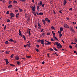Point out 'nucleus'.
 Wrapping results in <instances>:
<instances>
[{
    "label": "nucleus",
    "instance_id": "obj_1",
    "mask_svg": "<svg viewBox=\"0 0 77 77\" xmlns=\"http://www.w3.org/2000/svg\"><path fill=\"white\" fill-rule=\"evenodd\" d=\"M69 29L73 33H74L75 32V31L74 30V29L73 28V27L71 26H70V27Z\"/></svg>",
    "mask_w": 77,
    "mask_h": 77
},
{
    "label": "nucleus",
    "instance_id": "obj_2",
    "mask_svg": "<svg viewBox=\"0 0 77 77\" xmlns=\"http://www.w3.org/2000/svg\"><path fill=\"white\" fill-rule=\"evenodd\" d=\"M57 48H62V46L61 45H60V43H59L57 45Z\"/></svg>",
    "mask_w": 77,
    "mask_h": 77
},
{
    "label": "nucleus",
    "instance_id": "obj_3",
    "mask_svg": "<svg viewBox=\"0 0 77 77\" xmlns=\"http://www.w3.org/2000/svg\"><path fill=\"white\" fill-rule=\"evenodd\" d=\"M31 8H32L33 12H35V9H36V6H35V5H34V7L32 6Z\"/></svg>",
    "mask_w": 77,
    "mask_h": 77
},
{
    "label": "nucleus",
    "instance_id": "obj_4",
    "mask_svg": "<svg viewBox=\"0 0 77 77\" xmlns=\"http://www.w3.org/2000/svg\"><path fill=\"white\" fill-rule=\"evenodd\" d=\"M9 41L11 42H14V43H17V41H15V40L12 39V38H11L9 40Z\"/></svg>",
    "mask_w": 77,
    "mask_h": 77
},
{
    "label": "nucleus",
    "instance_id": "obj_5",
    "mask_svg": "<svg viewBox=\"0 0 77 77\" xmlns=\"http://www.w3.org/2000/svg\"><path fill=\"white\" fill-rule=\"evenodd\" d=\"M63 26L65 28H67V29H68L69 28V26L67 24L65 23L64 24Z\"/></svg>",
    "mask_w": 77,
    "mask_h": 77
},
{
    "label": "nucleus",
    "instance_id": "obj_6",
    "mask_svg": "<svg viewBox=\"0 0 77 77\" xmlns=\"http://www.w3.org/2000/svg\"><path fill=\"white\" fill-rule=\"evenodd\" d=\"M10 15L11 17H15V14L13 13H10Z\"/></svg>",
    "mask_w": 77,
    "mask_h": 77
},
{
    "label": "nucleus",
    "instance_id": "obj_7",
    "mask_svg": "<svg viewBox=\"0 0 77 77\" xmlns=\"http://www.w3.org/2000/svg\"><path fill=\"white\" fill-rule=\"evenodd\" d=\"M37 24L38 25V28L39 29H40V28H41V27L42 26H41V25L39 23V22H38Z\"/></svg>",
    "mask_w": 77,
    "mask_h": 77
},
{
    "label": "nucleus",
    "instance_id": "obj_8",
    "mask_svg": "<svg viewBox=\"0 0 77 77\" xmlns=\"http://www.w3.org/2000/svg\"><path fill=\"white\" fill-rule=\"evenodd\" d=\"M4 60H5L6 64H8L9 63V61H8V59L5 58L4 59Z\"/></svg>",
    "mask_w": 77,
    "mask_h": 77
},
{
    "label": "nucleus",
    "instance_id": "obj_9",
    "mask_svg": "<svg viewBox=\"0 0 77 77\" xmlns=\"http://www.w3.org/2000/svg\"><path fill=\"white\" fill-rule=\"evenodd\" d=\"M44 42H45V41L44 39H42L41 41V44H44Z\"/></svg>",
    "mask_w": 77,
    "mask_h": 77
},
{
    "label": "nucleus",
    "instance_id": "obj_10",
    "mask_svg": "<svg viewBox=\"0 0 77 77\" xmlns=\"http://www.w3.org/2000/svg\"><path fill=\"white\" fill-rule=\"evenodd\" d=\"M15 60H18L19 59H20V57H19L18 56H16L15 57Z\"/></svg>",
    "mask_w": 77,
    "mask_h": 77
},
{
    "label": "nucleus",
    "instance_id": "obj_11",
    "mask_svg": "<svg viewBox=\"0 0 77 77\" xmlns=\"http://www.w3.org/2000/svg\"><path fill=\"white\" fill-rule=\"evenodd\" d=\"M42 22H43V24L44 25H45V20H42Z\"/></svg>",
    "mask_w": 77,
    "mask_h": 77
},
{
    "label": "nucleus",
    "instance_id": "obj_12",
    "mask_svg": "<svg viewBox=\"0 0 77 77\" xmlns=\"http://www.w3.org/2000/svg\"><path fill=\"white\" fill-rule=\"evenodd\" d=\"M12 7V5H10L8 6V8H11Z\"/></svg>",
    "mask_w": 77,
    "mask_h": 77
},
{
    "label": "nucleus",
    "instance_id": "obj_13",
    "mask_svg": "<svg viewBox=\"0 0 77 77\" xmlns=\"http://www.w3.org/2000/svg\"><path fill=\"white\" fill-rule=\"evenodd\" d=\"M47 45H50V44H51V42H49L48 41L47 42Z\"/></svg>",
    "mask_w": 77,
    "mask_h": 77
},
{
    "label": "nucleus",
    "instance_id": "obj_14",
    "mask_svg": "<svg viewBox=\"0 0 77 77\" xmlns=\"http://www.w3.org/2000/svg\"><path fill=\"white\" fill-rule=\"evenodd\" d=\"M39 14L40 15H44V13H43L42 12H40L39 13Z\"/></svg>",
    "mask_w": 77,
    "mask_h": 77
},
{
    "label": "nucleus",
    "instance_id": "obj_15",
    "mask_svg": "<svg viewBox=\"0 0 77 77\" xmlns=\"http://www.w3.org/2000/svg\"><path fill=\"white\" fill-rule=\"evenodd\" d=\"M66 3H67V2H66V0L64 2L63 4V5L65 6V5H66Z\"/></svg>",
    "mask_w": 77,
    "mask_h": 77
},
{
    "label": "nucleus",
    "instance_id": "obj_16",
    "mask_svg": "<svg viewBox=\"0 0 77 77\" xmlns=\"http://www.w3.org/2000/svg\"><path fill=\"white\" fill-rule=\"evenodd\" d=\"M30 20V18L29 17L28 19H27V21L28 23H29V20Z\"/></svg>",
    "mask_w": 77,
    "mask_h": 77
},
{
    "label": "nucleus",
    "instance_id": "obj_17",
    "mask_svg": "<svg viewBox=\"0 0 77 77\" xmlns=\"http://www.w3.org/2000/svg\"><path fill=\"white\" fill-rule=\"evenodd\" d=\"M32 13L33 14V15L36 16V12H35V11H33V12H32Z\"/></svg>",
    "mask_w": 77,
    "mask_h": 77
},
{
    "label": "nucleus",
    "instance_id": "obj_18",
    "mask_svg": "<svg viewBox=\"0 0 77 77\" xmlns=\"http://www.w3.org/2000/svg\"><path fill=\"white\" fill-rule=\"evenodd\" d=\"M13 3L14 4L15 3H17V1H15V0H14Z\"/></svg>",
    "mask_w": 77,
    "mask_h": 77
},
{
    "label": "nucleus",
    "instance_id": "obj_19",
    "mask_svg": "<svg viewBox=\"0 0 77 77\" xmlns=\"http://www.w3.org/2000/svg\"><path fill=\"white\" fill-rule=\"evenodd\" d=\"M45 20L46 21H48V18H45Z\"/></svg>",
    "mask_w": 77,
    "mask_h": 77
},
{
    "label": "nucleus",
    "instance_id": "obj_20",
    "mask_svg": "<svg viewBox=\"0 0 77 77\" xmlns=\"http://www.w3.org/2000/svg\"><path fill=\"white\" fill-rule=\"evenodd\" d=\"M37 9L38 11H39V7L38 6H37Z\"/></svg>",
    "mask_w": 77,
    "mask_h": 77
},
{
    "label": "nucleus",
    "instance_id": "obj_21",
    "mask_svg": "<svg viewBox=\"0 0 77 77\" xmlns=\"http://www.w3.org/2000/svg\"><path fill=\"white\" fill-rule=\"evenodd\" d=\"M9 53H10V51H6L5 52V53L6 54H9Z\"/></svg>",
    "mask_w": 77,
    "mask_h": 77
},
{
    "label": "nucleus",
    "instance_id": "obj_22",
    "mask_svg": "<svg viewBox=\"0 0 77 77\" xmlns=\"http://www.w3.org/2000/svg\"><path fill=\"white\" fill-rule=\"evenodd\" d=\"M63 28H60V32H62V31H63Z\"/></svg>",
    "mask_w": 77,
    "mask_h": 77
},
{
    "label": "nucleus",
    "instance_id": "obj_23",
    "mask_svg": "<svg viewBox=\"0 0 77 77\" xmlns=\"http://www.w3.org/2000/svg\"><path fill=\"white\" fill-rule=\"evenodd\" d=\"M53 49L55 50V51H57V49L55 47H53Z\"/></svg>",
    "mask_w": 77,
    "mask_h": 77
},
{
    "label": "nucleus",
    "instance_id": "obj_24",
    "mask_svg": "<svg viewBox=\"0 0 77 77\" xmlns=\"http://www.w3.org/2000/svg\"><path fill=\"white\" fill-rule=\"evenodd\" d=\"M19 10L20 12H23V9L21 8H19Z\"/></svg>",
    "mask_w": 77,
    "mask_h": 77
},
{
    "label": "nucleus",
    "instance_id": "obj_25",
    "mask_svg": "<svg viewBox=\"0 0 77 77\" xmlns=\"http://www.w3.org/2000/svg\"><path fill=\"white\" fill-rule=\"evenodd\" d=\"M13 56H14V54H12L11 56V59H12L13 58Z\"/></svg>",
    "mask_w": 77,
    "mask_h": 77
},
{
    "label": "nucleus",
    "instance_id": "obj_26",
    "mask_svg": "<svg viewBox=\"0 0 77 77\" xmlns=\"http://www.w3.org/2000/svg\"><path fill=\"white\" fill-rule=\"evenodd\" d=\"M41 41L42 40L38 39L37 40V42H41Z\"/></svg>",
    "mask_w": 77,
    "mask_h": 77
},
{
    "label": "nucleus",
    "instance_id": "obj_27",
    "mask_svg": "<svg viewBox=\"0 0 77 77\" xmlns=\"http://www.w3.org/2000/svg\"><path fill=\"white\" fill-rule=\"evenodd\" d=\"M51 28L52 29H53V30H54L55 29L54 27V26H52L51 27Z\"/></svg>",
    "mask_w": 77,
    "mask_h": 77
},
{
    "label": "nucleus",
    "instance_id": "obj_28",
    "mask_svg": "<svg viewBox=\"0 0 77 77\" xmlns=\"http://www.w3.org/2000/svg\"><path fill=\"white\" fill-rule=\"evenodd\" d=\"M17 65H20V63L19 61H17Z\"/></svg>",
    "mask_w": 77,
    "mask_h": 77
},
{
    "label": "nucleus",
    "instance_id": "obj_29",
    "mask_svg": "<svg viewBox=\"0 0 77 77\" xmlns=\"http://www.w3.org/2000/svg\"><path fill=\"white\" fill-rule=\"evenodd\" d=\"M40 4L41 5H42V1H40Z\"/></svg>",
    "mask_w": 77,
    "mask_h": 77
},
{
    "label": "nucleus",
    "instance_id": "obj_30",
    "mask_svg": "<svg viewBox=\"0 0 77 77\" xmlns=\"http://www.w3.org/2000/svg\"><path fill=\"white\" fill-rule=\"evenodd\" d=\"M15 12H16V13L18 12V10H15Z\"/></svg>",
    "mask_w": 77,
    "mask_h": 77
},
{
    "label": "nucleus",
    "instance_id": "obj_31",
    "mask_svg": "<svg viewBox=\"0 0 77 77\" xmlns=\"http://www.w3.org/2000/svg\"><path fill=\"white\" fill-rule=\"evenodd\" d=\"M49 50H50V51H54V50H53V49L52 48H50Z\"/></svg>",
    "mask_w": 77,
    "mask_h": 77
},
{
    "label": "nucleus",
    "instance_id": "obj_32",
    "mask_svg": "<svg viewBox=\"0 0 77 77\" xmlns=\"http://www.w3.org/2000/svg\"><path fill=\"white\" fill-rule=\"evenodd\" d=\"M5 44H9V42L8 41H6L5 42Z\"/></svg>",
    "mask_w": 77,
    "mask_h": 77
},
{
    "label": "nucleus",
    "instance_id": "obj_33",
    "mask_svg": "<svg viewBox=\"0 0 77 77\" xmlns=\"http://www.w3.org/2000/svg\"><path fill=\"white\" fill-rule=\"evenodd\" d=\"M41 36H45V33H43L42 34Z\"/></svg>",
    "mask_w": 77,
    "mask_h": 77
},
{
    "label": "nucleus",
    "instance_id": "obj_34",
    "mask_svg": "<svg viewBox=\"0 0 77 77\" xmlns=\"http://www.w3.org/2000/svg\"><path fill=\"white\" fill-rule=\"evenodd\" d=\"M7 22H10V20H9V19H7Z\"/></svg>",
    "mask_w": 77,
    "mask_h": 77
},
{
    "label": "nucleus",
    "instance_id": "obj_35",
    "mask_svg": "<svg viewBox=\"0 0 77 77\" xmlns=\"http://www.w3.org/2000/svg\"><path fill=\"white\" fill-rule=\"evenodd\" d=\"M6 14H9V11H7L6 12Z\"/></svg>",
    "mask_w": 77,
    "mask_h": 77
},
{
    "label": "nucleus",
    "instance_id": "obj_36",
    "mask_svg": "<svg viewBox=\"0 0 77 77\" xmlns=\"http://www.w3.org/2000/svg\"><path fill=\"white\" fill-rule=\"evenodd\" d=\"M35 50L37 51V52H39V50L38 49H35Z\"/></svg>",
    "mask_w": 77,
    "mask_h": 77
},
{
    "label": "nucleus",
    "instance_id": "obj_37",
    "mask_svg": "<svg viewBox=\"0 0 77 77\" xmlns=\"http://www.w3.org/2000/svg\"><path fill=\"white\" fill-rule=\"evenodd\" d=\"M23 39H26V37L25 36H24V35H23Z\"/></svg>",
    "mask_w": 77,
    "mask_h": 77
},
{
    "label": "nucleus",
    "instance_id": "obj_38",
    "mask_svg": "<svg viewBox=\"0 0 77 77\" xmlns=\"http://www.w3.org/2000/svg\"><path fill=\"white\" fill-rule=\"evenodd\" d=\"M69 48H70L71 49V48H72V46L70 45L69 46Z\"/></svg>",
    "mask_w": 77,
    "mask_h": 77
},
{
    "label": "nucleus",
    "instance_id": "obj_39",
    "mask_svg": "<svg viewBox=\"0 0 77 77\" xmlns=\"http://www.w3.org/2000/svg\"><path fill=\"white\" fill-rule=\"evenodd\" d=\"M47 35H48V36H49V35H50V33L48 32V33H47Z\"/></svg>",
    "mask_w": 77,
    "mask_h": 77
},
{
    "label": "nucleus",
    "instance_id": "obj_40",
    "mask_svg": "<svg viewBox=\"0 0 77 77\" xmlns=\"http://www.w3.org/2000/svg\"><path fill=\"white\" fill-rule=\"evenodd\" d=\"M55 45H57L58 44V42H55Z\"/></svg>",
    "mask_w": 77,
    "mask_h": 77
},
{
    "label": "nucleus",
    "instance_id": "obj_41",
    "mask_svg": "<svg viewBox=\"0 0 77 77\" xmlns=\"http://www.w3.org/2000/svg\"><path fill=\"white\" fill-rule=\"evenodd\" d=\"M61 41H62V42H63V44H65V42H64V41H63V39H62Z\"/></svg>",
    "mask_w": 77,
    "mask_h": 77
},
{
    "label": "nucleus",
    "instance_id": "obj_42",
    "mask_svg": "<svg viewBox=\"0 0 77 77\" xmlns=\"http://www.w3.org/2000/svg\"><path fill=\"white\" fill-rule=\"evenodd\" d=\"M69 11H72V8H70Z\"/></svg>",
    "mask_w": 77,
    "mask_h": 77
},
{
    "label": "nucleus",
    "instance_id": "obj_43",
    "mask_svg": "<svg viewBox=\"0 0 77 77\" xmlns=\"http://www.w3.org/2000/svg\"><path fill=\"white\" fill-rule=\"evenodd\" d=\"M26 57H27V58H30L31 57L30 56H26Z\"/></svg>",
    "mask_w": 77,
    "mask_h": 77
},
{
    "label": "nucleus",
    "instance_id": "obj_44",
    "mask_svg": "<svg viewBox=\"0 0 77 77\" xmlns=\"http://www.w3.org/2000/svg\"><path fill=\"white\" fill-rule=\"evenodd\" d=\"M44 5H45V4H42V7H44Z\"/></svg>",
    "mask_w": 77,
    "mask_h": 77
},
{
    "label": "nucleus",
    "instance_id": "obj_45",
    "mask_svg": "<svg viewBox=\"0 0 77 77\" xmlns=\"http://www.w3.org/2000/svg\"><path fill=\"white\" fill-rule=\"evenodd\" d=\"M10 65L11 66H15L12 64H10Z\"/></svg>",
    "mask_w": 77,
    "mask_h": 77
},
{
    "label": "nucleus",
    "instance_id": "obj_46",
    "mask_svg": "<svg viewBox=\"0 0 77 77\" xmlns=\"http://www.w3.org/2000/svg\"><path fill=\"white\" fill-rule=\"evenodd\" d=\"M29 36H30V35H31V34H30V31H29Z\"/></svg>",
    "mask_w": 77,
    "mask_h": 77
},
{
    "label": "nucleus",
    "instance_id": "obj_47",
    "mask_svg": "<svg viewBox=\"0 0 77 77\" xmlns=\"http://www.w3.org/2000/svg\"><path fill=\"white\" fill-rule=\"evenodd\" d=\"M43 30H44V29H42L41 30L40 32H43Z\"/></svg>",
    "mask_w": 77,
    "mask_h": 77
},
{
    "label": "nucleus",
    "instance_id": "obj_48",
    "mask_svg": "<svg viewBox=\"0 0 77 77\" xmlns=\"http://www.w3.org/2000/svg\"><path fill=\"white\" fill-rule=\"evenodd\" d=\"M45 63V62L44 61H43L42 63V64H44Z\"/></svg>",
    "mask_w": 77,
    "mask_h": 77
},
{
    "label": "nucleus",
    "instance_id": "obj_49",
    "mask_svg": "<svg viewBox=\"0 0 77 77\" xmlns=\"http://www.w3.org/2000/svg\"><path fill=\"white\" fill-rule=\"evenodd\" d=\"M36 14L37 15H39V13H38V12H36Z\"/></svg>",
    "mask_w": 77,
    "mask_h": 77
},
{
    "label": "nucleus",
    "instance_id": "obj_50",
    "mask_svg": "<svg viewBox=\"0 0 77 77\" xmlns=\"http://www.w3.org/2000/svg\"><path fill=\"white\" fill-rule=\"evenodd\" d=\"M25 18H27V14H25Z\"/></svg>",
    "mask_w": 77,
    "mask_h": 77
},
{
    "label": "nucleus",
    "instance_id": "obj_51",
    "mask_svg": "<svg viewBox=\"0 0 77 77\" xmlns=\"http://www.w3.org/2000/svg\"><path fill=\"white\" fill-rule=\"evenodd\" d=\"M59 36H60V37H61V36H62V34H60Z\"/></svg>",
    "mask_w": 77,
    "mask_h": 77
},
{
    "label": "nucleus",
    "instance_id": "obj_52",
    "mask_svg": "<svg viewBox=\"0 0 77 77\" xmlns=\"http://www.w3.org/2000/svg\"><path fill=\"white\" fill-rule=\"evenodd\" d=\"M53 12H54V14H56V12H55V11H54V10H53Z\"/></svg>",
    "mask_w": 77,
    "mask_h": 77
},
{
    "label": "nucleus",
    "instance_id": "obj_53",
    "mask_svg": "<svg viewBox=\"0 0 77 77\" xmlns=\"http://www.w3.org/2000/svg\"><path fill=\"white\" fill-rule=\"evenodd\" d=\"M6 29V25H5L4 28V30H5Z\"/></svg>",
    "mask_w": 77,
    "mask_h": 77
},
{
    "label": "nucleus",
    "instance_id": "obj_54",
    "mask_svg": "<svg viewBox=\"0 0 77 77\" xmlns=\"http://www.w3.org/2000/svg\"><path fill=\"white\" fill-rule=\"evenodd\" d=\"M55 39H56V40H57V41H58V39L57 38V37H55Z\"/></svg>",
    "mask_w": 77,
    "mask_h": 77
},
{
    "label": "nucleus",
    "instance_id": "obj_55",
    "mask_svg": "<svg viewBox=\"0 0 77 77\" xmlns=\"http://www.w3.org/2000/svg\"><path fill=\"white\" fill-rule=\"evenodd\" d=\"M12 3V1H10L9 2V4H11V3Z\"/></svg>",
    "mask_w": 77,
    "mask_h": 77
},
{
    "label": "nucleus",
    "instance_id": "obj_56",
    "mask_svg": "<svg viewBox=\"0 0 77 77\" xmlns=\"http://www.w3.org/2000/svg\"><path fill=\"white\" fill-rule=\"evenodd\" d=\"M19 33H21V31H20V29H19Z\"/></svg>",
    "mask_w": 77,
    "mask_h": 77
},
{
    "label": "nucleus",
    "instance_id": "obj_57",
    "mask_svg": "<svg viewBox=\"0 0 77 77\" xmlns=\"http://www.w3.org/2000/svg\"><path fill=\"white\" fill-rule=\"evenodd\" d=\"M16 18H18V15L17 14L16 15Z\"/></svg>",
    "mask_w": 77,
    "mask_h": 77
},
{
    "label": "nucleus",
    "instance_id": "obj_58",
    "mask_svg": "<svg viewBox=\"0 0 77 77\" xmlns=\"http://www.w3.org/2000/svg\"><path fill=\"white\" fill-rule=\"evenodd\" d=\"M47 21L48 23H50V20H48Z\"/></svg>",
    "mask_w": 77,
    "mask_h": 77
},
{
    "label": "nucleus",
    "instance_id": "obj_59",
    "mask_svg": "<svg viewBox=\"0 0 77 77\" xmlns=\"http://www.w3.org/2000/svg\"><path fill=\"white\" fill-rule=\"evenodd\" d=\"M28 47L29 48L30 47V44L29 45H28Z\"/></svg>",
    "mask_w": 77,
    "mask_h": 77
},
{
    "label": "nucleus",
    "instance_id": "obj_60",
    "mask_svg": "<svg viewBox=\"0 0 77 77\" xmlns=\"http://www.w3.org/2000/svg\"><path fill=\"white\" fill-rule=\"evenodd\" d=\"M58 33H59V34H61V32L60 31H58Z\"/></svg>",
    "mask_w": 77,
    "mask_h": 77
},
{
    "label": "nucleus",
    "instance_id": "obj_61",
    "mask_svg": "<svg viewBox=\"0 0 77 77\" xmlns=\"http://www.w3.org/2000/svg\"><path fill=\"white\" fill-rule=\"evenodd\" d=\"M35 28H36H36L38 27V26H36V25H35Z\"/></svg>",
    "mask_w": 77,
    "mask_h": 77
},
{
    "label": "nucleus",
    "instance_id": "obj_62",
    "mask_svg": "<svg viewBox=\"0 0 77 77\" xmlns=\"http://www.w3.org/2000/svg\"><path fill=\"white\" fill-rule=\"evenodd\" d=\"M51 41H54V40L53 39H51Z\"/></svg>",
    "mask_w": 77,
    "mask_h": 77
},
{
    "label": "nucleus",
    "instance_id": "obj_63",
    "mask_svg": "<svg viewBox=\"0 0 77 77\" xmlns=\"http://www.w3.org/2000/svg\"><path fill=\"white\" fill-rule=\"evenodd\" d=\"M66 19H67L68 20H69V18L68 17H67Z\"/></svg>",
    "mask_w": 77,
    "mask_h": 77
},
{
    "label": "nucleus",
    "instance_id": "obj_64",
    "mask_svg": "<svg viewBox=\"0 0 77 77\" xmlns=\"http://www.w3.org/2000/svg\"><path fill=\"white\" fill-rule=\"evenodd\" d=\"M24 47H25V48H26L27 46L26 45H24Z\"/></svg>",
    "mask_w": 77,
    "mask_h": 77
}]
</instances>
